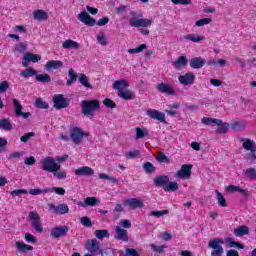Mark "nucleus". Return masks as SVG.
Here are the masks:
<instances>
[{"label":"nucleus","mask_w":256,"mask_h":256,"mask_svg":"<svg viewBox=\"0 0 256 256\" xmlns=\"http://www.w3.org/2000/svg\"><path fill=\"white\" fill-rule=\"evenodd\" d=\"M49 210L56 215H67L69 213V206L67 204H48Z\"/></svg>","instance_id":"obj_11"},{"label":"nucleus","mask_w":256,"mask_h":256,"mask_svg":"<svg viewBox=\"0 0 256 256\" xmlns=\"http://www.w3.org/2000/svg\"><path fill=\"white\" fill-rule=\"evenodd\" d=\"M70 137H71L73 143H75V145H79V143H81V140L83 139V137H85V132H83V130L79 127H74L71 130Z\"/></svg>","instance_id":"obj_14"},{"label":"nucleus","mask_w":256,"mask_h":256,"mask_svg":"<svg viewBox=\"0 0 256 256\" xmlns=\"http://www.w3.org/2000/svg\"><path fill=\"white\" fill-rule=\"evenodd\" d=\"M33 17L36 21H47L49 19V14L44 10L38 9L33 12Z\"/></svg>","instance_id":"obj_28"},{"label":"nucleus","mask_w":256,"mask_h":256,"mask_svg":"<svg viewBox=\"0 0 256 256\" xmlns=\"http://www.w3.org/2000/svg\"><path fill=\"white\" fill-rule=\"evenodd\" d=\"M94 235L97 239H105V237L108 238L110 234L107 230H96Z\"/></svg>","instance_id":"obj_48"},{"label":"nucleus","mask_w":256,"mask_h":256,"mask_svg":"<svg viewBox=\"0 0 256 256\" xmlns=\"http://www.w3.org/2000/svg\"><path fill=\"white\" fill-rule=\"evenodd\" d=\"M141 155L139 150H134L126 153V159H135Z\"/></svg>","instance_id":"obj_59"},{"label":"nucleus","mask_w":256,"mask_h":256,"mask_svg":"<svg viewBox=\"0 0 256 256\" xmlns=\"http://www.w3.org/2000/svg\"><path fill=\"white\" fill-rule=\"evenodd\" d=\"M225 240L223 238H214L209 241L208 247L212 249L211 256H222L224 253L223 244Z\"/></svg>","instance_id":"obj_6"},{"label":"nucleus","mask_w":256,"mask_h":256,"mask_svg":"<svg viewBox=\"0 0 256 256\" xmlns=\"http://www.w3.org/2000/svg\"><path fill=\"white\" fill-rule=\"evenodd\" d=\"M226 245H228L230 249H245V246L242 243L233 241V238H227Z\"/></svg>","instance_id":"obj_36"},{"label":"nucleus","mask_w":256,"mask_h":256,"mask_svg":"<svg viewBox=\"0 0 256 256\" xmlns=\"http://www.w3.org/2000/svg\"><path fill=\"white\" fill-rule=\"evenodd\" d=\"M201 122L203 125H216L221 123V120L215 119V118H209V117H204L202 118Z\"/></svg>","instance_id":"obj_43"},{"label":"nucleus","mask_w":256,"mask_h":256,"mask_svg":"<svg viewBox=\"0 0 256 256\" xmlns=\"http://www.w3.org/2000/svg\"><path fill=\"white\" fill-rule=\"evenodd\" d=\"M78 19L81 21V23H84V25H88V27H95V23H97L95 18L91 17V15H89V13L86 11H82L78 15Z\"/></svg>","instance_id":"obj_13"},{"label":"nucleus","mask_w":256,"mask_h":256,"mask_svg":"<svg viewBox=\"0 0 256 256\" xmlns=\"http://www.w3.org/2000/svg\"><path fill=\"white\" fill-rule=\"evenodd\" d=\"M42 171H46L47 173H53L56 169H59V163L57 160L51 156L44 157L40 161Z\"/></svg>","instance_id":"obj_5"},{"label":"nucleus","mask_w":256,"mask_h":256,"mask_svg":"<svg viewBox=\"0 0 256 256\" xmlns=\"http://www.w3.org/2000/svg\"><path fill=\"white\" fill-rule=\"evenodd\" d=\"M99 200H97V198L95 197H87L84 199L83 202H78V207H95V205H97Z\"/></svg>","instance_id":"obj_25"},{"label":"nucleus","mask_w":256,"mask_h":256,"mask_svg":"<svg viewBox=\"0 0 256 256\" xmlns=\"http://www.w3.org/2000/svg\"><path fill=\"white\" fill-rule=\"evenodd\" d=\"M48 193H56V195H65L66 192L64 188L53 187V188H48Z\"/></svg>","instance_id":"obj_52"},{"label":"nucleus","mask_w":256,"mask_h":256,"mask_svg":"<svg viewBox=\"0 0 256 256\" xmlns=\"http://www.w3.org/2000/svg\"><path fill=\"white\" fill-rule=\"evenodd\" d=\"M63 49H79L80 44L77 41H74L72 39H68L62 43Z\"/></svg>","instance_id":"obj_32"},{"label":"nucleus","mask_w":256,"mask_h":256,"mask_svg":"<svg viewBox=\"0 0 256 256\" xmlns=\"http://www.w3.org/2000/svg\"><path fill=\"white\" fill-rule=\"evenodd\" d=\"M186 41H191L192 43H201L205 39V36H199L197 34H187L184 36Z\"/></svg>","instance_id":"obj_33"},{"label":"nucleus","mask_w":256,"mask_h":256,"mask_svg":"<svg viewBox=\"0 0 256 256\" xmlns=\"http://www.w3.org/2000/svg\"><path fill=\"white\" fill-rule=\"evenodd\" d=\"M129 82L125 79L116 80L113 83V89L119 91L118 97H133V91L127 89Z\"/></svg>","instance_id":"obj_4"},{"label":"nucleus","mask_w":256,"mask_h":256,"mask_svg":"<svg viewBox=\"0 0 256 256\" xmlns=\"http://www.w3.org/2000/svg\"><path fill=\"white\" fill-rule=\"evenodd\" d=\"M218 126V133H227L229 131V124L228 123H223V121L220 120L219 124H216Z\"/></svg>","instance_id":"obj_49"},{"label":"nucleus","mask_w":256,"mask_h":256,"mask_svg":"<svg viewBox=\"0 0 256 256\" xmlns=\"http://www.w3.org/2000/svg\"><path fill=\"white\" fill-rule=\"evenodd\" d=\"M14 50L17 53H25V51H27V46L25 45V43L19 42L18 44H16Z\"/></svg>","instance_id":"obj_55"},{"label":"nucleus","mask_w":256,"mask_h":256,"mask_svg":"<svg viewBox=\"0 0 256 256\" xmlns=\"http://www.w3.org/2000/svg\"><path fill=\"white\" fill-rule=\"evenodd\" d=\"M177 189H179V184L177 182H170L164 186V191L166 192L177 191Z\"/></svg>","instance_id":"obj_45"},{"label":"nucleus","mask_w":256,"mask_h":256,"mask_svg":"<svg viewBox=\"0 0 256 256\" xmlns=\"http://www.w3.org/2000/svg\"><path fill=\"white\" fill-rule=\"evenodd\" d=\"M63 67V62L61 60H49L46 65V71H51V69H61Z\"/></svg>","instance_id":"obj_27"},{"label":"nucleus","mask_w":256,"mask_h":256,"mask_svg":"<svg viewBox=\"0 0 256 256\" xmlns=\"http://www.w3.org/2000/svg\"><path fill=\"white\" fill-rule=\"evenodd\" d=\"M13 103L15 115L17 117H22L23 119H29V117H31L29 112H23V105H21V102H18L17 99H14Z\"/></svg>","instance_id":"obj_16"},{"label":"nucleus","mask_w":256,"mask_h":256,"mask_svg":"<svg viewBox=\"0 0 256 256\" xmlns=\"http://www.w3.org/2000/svg\"><path fill=\"white\" fill-rule=\"evenodd\" d=\"M246 177L247 179H250V181H255L256 179V169L253 167H250L246 169Z\"/></svg>","instance_id":"obj_47"},{"label":"nucleus","mask_w":256,"mask_h":256,"mask_svg":"<svg viewBox=\"0 0 256 256\" xmlns=\"http://www.w3.org/2000/svg\"><path fill=\"white\" fill-rule=\"evenodd\" d=\"M231 127L234 131H241L247 127V122L244 120H235L232 124Z\"/></svg>","instance_id":"obj_35"},{"label":"nucleus","mask_w":256,"mask_h":256,"mask_svg":"<svg viewBox=\"0 0 256 256\" xmlns=\"http://www.w3.org/2000/svg\"><path fill=\"white\" fill-rule=\"evenodd\" d=\"M97 41L100 45L105 46L107 45V37L105 36V34L103 32H101L98 36H97Z\"/></svg>","instance_id":"obj_60"},{"label":"nucleus","mask_w":256,"mask_h":256,"mask_svg":"<svg viewBox=\"0 0 256 256\" xmlns=\"http://www.w3.org/2000/svg\"><path fill=\"white\" fill-rule=\"evenodd\" d=\"M150 247H151L152 251H154V253H163V251L165 249H167V246H165V245L157 246L155 244H150Z\"/></svg>","instance_id":"obj_56"},{"label":"nucleus","mask_w":256,"mask_h":256,"mask_svg":"<svg viewBox=\"0 0 256 256\" xmlns=\"http://www.w3.org/2000/svg\"><path fill=\"white\" fill-rule=\"evenodd\" d=\"M157 89L160 91V93H164L165 95H175V90L170 84L160 83L158 84Z\"/></svg>","instance_id":"obj_21"},{"label":"nucleus","mask_w":256,"mask_h":256,"mask_svg":"<svg viewBox=\"0 0 256 256\" xmlns=\"http://www.w3.org/2000/svg\"><path fill=\"white\" fill-rule=\"evenodd\" d=\"M28 219L36 233H43V224H41L39 213L35 211L29 212Z\"/></svg>","instance_id":"obj_7"},{"label":"nucleus","mask_w":256,"mask_h":256,"mask_svg":"<svg viewBox=\"0 0 256 256\" xmlns=\"http://www.w3.org/2000/svg\"><path fill=\"white\" fill-rule=\"evenodd\" d=\"M52 174L56 177V179H67V172L61 170V164L58 165V168H56Z\"/></svg>","instance_id":"obj_40"},{"label":"nucleus","mask_w":256,"mask_h":256,"mask_svg":"<svg viewBox=\"0 0 256 256\" xmlns=\"http://www.w3.org/2000/svg\"><path fill=\"white\" fill-rule=\"evenodd\" d=\"M15 247L19 253H27V251H33V246L25 244L23 241H16Z\"/></svg>","instance_id":"obj_26"},{"label":"nucleus","mask_w":256,"mask_h":256,"mask_svg":"<svg viewBox=\"0 0 256 256\" xmlns=\"http://www.w3.org/2000/svg\"><path fill=\"white\" fill-rule=\"evenodd\" d=\"M20 76L24 79H29V77H37V70L33 67L26 68L20 72Z\"/></svg>","instance_id":"obj_30"},{"label":"nucleus","mask_w":256,"mask_h":256,"mask_svg":"<svg viewBox=\"0 0 256 256\" xmlns=\"http://www.w3.org/2000/svg\"><path fill=\"white\" fill-rule=\"evenodd\" d=\"M169 183V176L162 175V176H156L154 178V185L156 187H163L165 189V186Z\"/></svg>","instance_id":"obj_24"},{"label":"nucleus","mask_w":256,"mask_h":256,"mask_svg":"<svg viewBox=\"0 0 256 256\" xmlns=\"http://www.w3.org/2000/svg\"><path fill=\"white\" fill-rule=\"evenodd\" d=\"M227 193H240L241 195H243V197H247L249 194L247 193V190L239 187V186H235V185H229L226 188Z\"/></svg>","instance_id":"obj_29"},{"label":"nucleus","mask_w":256,"mask_h":256,"mask_svg":"<svg viewBox=\"0 0 256 256\" xmlns=\"http://www.w3.org/2000/svg\"><path fill=\"white\" fill-rule=\"evenodd\" d=\"M191 169H193L192 164H184L181 166L180 170L176 172V177L178 179H191Z\"/></svg>","instance_id":"obj_9"},{"label":"nucleus","mask_w":256,"mask_h":256,"mask_svg":"<svg viewBox=\"0 0 256 256\" xmlns=\"http://www.w3.org/2000/svg\"><path fill=\"white\" fill-rule=\"evenodd\" d=\"M0 129L3 131L13 130V124L7 118L0 119Z\"/></svg>","instance_id":"obj_37"},{"label":"nucleus","mask_w":256,"mask_h":256,"mask_svg":"<svg viewBox=\"0 0 256 256\" xmlns=\"http://www.w3.org/2000/svg\"><path fill=\"white\" fill-rule=\"evenodd\" d=\"M212 21H213V19H211V18H202V19L196 21L195 25H196V27H203L204 25H209Z\"/></svg>","instance_id":"obj_51"},{"label":"nucleus","mask_w":256,"mask_h":256,"mask_svg":"<svg viewBox=\"0 0 256 256\" xmlns=\"http://www.w3.org/2000/svg\"><path fill=\"white\" fill-rule=\"evenodd\" d=\"M123 205L131 209H141L145 204L143 203V200L139 198H129L123 200Z\"/></svg>","instance_id":"obj_12"},{"label":"nucleus","mask_w":256,"mask_h":256,"mask_svg":"<svg viewBox=\"0 0 256 256\" xmlns=\"http://www.w3.org/2000/svg\"><path fill=\"white\" fill-rule=\"evenodd\" d=\"M178 80L181 85H193L195 83V74L193 72H187L179 76Z\"/></svg>","instance_id":"obj_17"},{"label":"nucleus","mask_w":256,"mask_h":256,"mask_svg":"<svg viewBox=\"0 0 256 256\" xmlns=\"http://www.w3.org/2000/svg\"><path fill=\"white\" fill-rule=\"evenodd\" d=\"M163 215H169V210H161V211H151L150 216L151 217H163Z\"/></svg>","instance_id":"obj_53"},{"label":"nucleus","mask_w":256,"mask_h":256,"mask_svg":"<svg viewBox=\"0 0 256 256\" xmlns=\"http://www.w3.org/2000/svg\"><path fill=\"white\" fill-rule=\"evenodd\" d=\"M242 142V147L245 149V151H249L246 154V159L247 161H250V163H255L256 161V143L255 141L247 138H243L241 140Z\"/></svg>","instance_id":"obj_2"},{"label":"nucleus","mask_w":256,"mask_h":256,"mask_svg":"<svg viewBox=\"0 0 256 256\" xmlns=\"http://www.w3.org/2000/svg\"><path fill=\"white\" fill-rule=\"evenodd\" d=\"M24 238H25V241H27V243H37V238H35L33 234L26 233L24 235Z\"/></svg>","instance_id":"obj_62"},{"label":"nucleus","mask_w":256,"mask_h":256,"mask_svg":"<svg viewBox=\"0 0 256 256\" xmlns=\"http://www.w3.org/2000/svg\"><path fill=\"white\" fill-rule=\"evenodd\" d=\"M235 237H243V235H249V227L240 226L234 230Z\"/></svg>","instance_id":"obj_38"},{"label":"nucleus","mask_w":256,"mask_h":256,"mask_svg":"<svg viewBox=\"0 0 256 256\" xmlns=\"http://www.w3.org/2000/svg\"><path fill=\"white\" fill-rule=\"evenodd\" d=\"M82 115L88 119H93L95 113L99 111L101 104L97 100H84L81 103Z\"/></svg>","instance_id":"obj_1"},{"label":"nucleus","mask_w":256,"mask_h":256,"mask_svg":"<svg viewBox=\"0 0 256 256\" xmlns=\"http://www.w3.org/2000/svg\"><path fill=\"white\" fill-rule=\"evenodd\" d=\"M146 115L150 119H154V121H158L159 123H167V118L165 117V113L157 109H148L146 111Z\"/></svg>","instance_id":"obj_8"},{"label":"nucleus","mask_w":256,"mask_h":256,"mask_svg":"<svg viewBox=\"0 0 256 256\" xmlns=\"http://www.w3.org/2000/svg\"><path fill=\"white\" fill-rule=\"evenodd\" d=\"M53 103L55 109H66V107H69V100L65 97H54Z\"/></svg>","instance_id":"obj_18"},{"label":"nucleus","mask_w":256,"mask_h":256,"mask_svg":"<svg viewBox=\"0 0 256 256\" xmlns=\"http://www.w3.org/2000/svg\"><path fill=\"white\" fill-rule=\"evenodd\" d=\"M49 191L51 190H48V188L43 190L39 188H35V189H30L29 193L30 195H42L43 193H49Z\"/></svg>","instance_id":"obj_54"},{"label":"nucleus","mask_w":256,"mask_h":256,"mask_svg":"<svg viewBox=\"0 0 256 256\" xmlns=\"http://www.w3.org/2000/svg\"><path fill=\"white\" fill-rule=\"evenodd\" d=\"M35 79L39 83H51V76L49 74H36Z\"/></svg>","instance_id":"obj_41"},{"label":"nucleus","mask_w":256,"mask_h":256,"mask_svg":"<svg viewBox=\"0 0 256 256\" xmlns=\"http://www.w3.org/2000/svg\"><path fill=\"white\" fill-rule=\"evenodd\" d=\"M28 193L29 192L25 189H15L10 192V195H12V197H19V195H27Z\"/></svg>","instance_id":"obj_57"},{"label":"nucleus","mask_w":256,"mask_h":256,"mask_svg":"<svg viewBox=\"0 0 256 256\" xmlns=\"http://www.w3.org/2000/svg\"><path fill=\"white\" fill-rule=\"evenodd\" d=\"M86 249L87 251H89V253H91V255H95V254H100L103 253V251H101V248L99 246V241H97V239H90L87 241L86 243Z\"/></svg>","instance_id":"obj_10"},{"label":"nucleus","mask_w":256,"mask_h":256,"mask_svg":"<svg viewBox=\"0 0 256 256\" xmlns=\"http://www.w3.org/2000/svg\"><path fill=\"white\" fill-rule=\"evenodd\" d=\"M187 57L179 56L177 60L173 63L174 69H182L183 67H187Z\"/></svg>","instance_id":"obj_31"},{"label":"nucleus","mask_w":256,"mask_h":256,"mask_svg":"<svg viewBox=\"0 0 256 256\" xmlns=\"http://www.w3.org/2000/svg\"><path fill=\"white\" fill-rule=\"evenodd\" d=\"M79 83L87 89H93V86L91 85V83H89V78L83 73L79 75Z\"/></svg>","instance_id":"obj_39"},{"label":"nucleus","mask_w":256,"mask_h":256,"mask_svg":"<svg viewBox=\"0 0 256 256\" xmlns=\"http://www.w3.org/2000/svg\"><path fill=\"white\" fill-rule=\"evenodd\" d=\"M146 135H149L147 128H136V139H143V137H146Z\"/></svg>","instance_id":"obj_44"},{"label":"nucleus","mask_w":256,"mask_h":256,"mask_svg":"<svg viewBox=\"0 0 256 256\" xmlns=\"http://www.w3.org/2000/svg\"><path fill=\"white\" fill-rule=\"evenodd\" d=\"M68 77H69V79L66 81V85L68 87H71V85H73V83L77 82V73H75V70H73V68H70L68 70Z\"/></svg>","instance_id":"obj_34"},{"label":"nucleus","mask_w":256,"mask_h":256,"mask_svg":"<svg viewBox=\"0 0 256 256\" xmlns=\"http://www.w3.org/2000/svg\"><path fill=\"white\" fill-rule=\"evenodd\" d=\"M74 173L78 177H81V176L91 177V175H94L95 172L92 170L91 167L83 166V167H80V168L74 170Z\"/></svg>","instance_id":"obj_19"},{"label":"nucleus","mask_w":256,"mask_h":256,"mask_svg":"<svg viewBox=\"0 0 256 256\" xmlns=\"http://www.w3.org/2000/svg\"><path fill=\"white\" fill-rule=\"evenodd\" d=\"M131 18L129 19L130 27H151L153 25V20L147 18H138L140 16L137 15V12L130 11Z\"/></svg>","instance_id":"obj_3"},{"label":"nucleus","mask_w":256,"mask_h":256,"mask_svg":"<svg viewBox=\"0 0 256 256\" xmlns=\"http://www.w3.org/2000/svg\"><path fill=\"white\" fill-rule=\"evenodd\" d=\"M191 69H203L205 67V59L202 57H194L190 60Z\"/></svg>","instance_id":"obj_22"},{"label":"nucleus","mask_w":256,"mask_h":256,"mask_svg":"<svg viewBox=\"0 0 256 256\" xmlns=\"http://www.w3.org/2000/svg\"><path fill=\"white\" fill-rule=\"evenodd\" d=\"M39 61H41V57L39 55L27 52L24 55L22 65L24 67H29V63H39Z\"/></svg>","instance_id":"obj_15"},{"label":"nucleus","mask_w":256,"mask_h":256,"mask_svg":"<svg viewBox=\"0 0 256 256\" xmlns=\"http://www.w3.org/2000/svg\"><path fill=\"white\" fill-rule=\"evenodd\" d=\"M126 255L127 256H139V253H137V250H135L133 248H127Z\"/></svg>","instance_id":"obj_64"},{"label":"nucleus","mask_w":256,"mask_h":256,"mask_svg":"<svg viewBox=\"0 0 256 256\" xmlns=\"http://www.w3.org/2000/svg\"><path fill=\"white\" fill-rule=\"evenodd\" d=\"M80 223L83 225V227H92L91 218L84 216L80 218Z\"/></svg>","instance_id":"obj_58"},{"label":"nucleus","mask_w":256,"mask_h":256,"mask_svg":"<svg viewBox=\"0 0 256 256\" xmlns=\"http://www.w3.org/2000/svg\"><path fill=\"white\" fill-rule=\"evenodd\" d=\"M145 49H147V44H141L136 48L128 49V53H130V55H135L137 53H143Z\"/></svg>","instance_id":"obj_42"},{"label":"nucleus","mask_w":256,"mask_h":256,"mask_svg":"<svg viewBox=\"0 0 256 256\" xmlns=\"http://www.w3.org/2000/svg\"><path fill=\"white\" fill-rule=\"evenodd\" d=\"M216 195H217V201L220 207H227V200L225 199V196L221 194L218 190H216Z\"/></svg>","instance_id":"obj_46"},{"label":"nucleus","mask_w":256,"mask_h":256,"mask_svg":"<svg viewBox=\"0 0 256 256\" xmlns=\"http://www.w3.org/2000/svg\"><path fill=\"white\" fill-rule=\"evenodd\" d=\"M115 231H116L115 239H118V241H129L127 230L121 228V226H116Z\"/></svg>","instance_id":"obj_23"},{"label":"nucleus","mask_w":256,"mask_h":256,"mask_svg":"<svg viewBox=\"0 0 256 256\" xmlns=\"http://www.w3.org/2000/svg\"><path fill=\"white\" fill-rule=\"evenodd\" d=\"M35 105L38 109H49V104L41 98L36 99Z\"/></svg>","instance_id":"obj_50"},{"label":"nucleus","mask_w":256,"mask_h":256,"mask_svg":"<svg viewBox=\"0 0 256 256\" xmlns=\"http://www.w3.org/2000/svg\"><path fill=\"white\" fill-rule=\"evenodd\" d=\"M67 231H69V228H67V226H59L52 229L51 235L55 239H59V237L67 235Z\"/></svg>","instance_id":"obj_20"},{"label":"nucleus","mask_w":256,"mask_h":256,"mask_svg":"<svg viewBox=\"0 0 256 256\" xmlns=\"http://www.w3.org/2000/svg\"><path fill=\"white\" fill-rule=\"evenodd\" d=\"M105 107H108L109 109H115V107H117V104H115V102L109 98H106L103 101Z\"/></svg>","instance_id":"obj_61"},{"label":"nucleus","mask_w":256,"mask_h":256,"mask_svg":"<svg viewBox=\"0 0 256 256\" xmlns=\"http://www.w3.org/2000/svg\"><path fill=\"white\" fill-rule=\"evenodd\" d=\"M143 168L147 173H153V171H155V166H153L150 162H146L143 165Z\"/></svg>","instance_id":"obj_63"}]
</instances>
